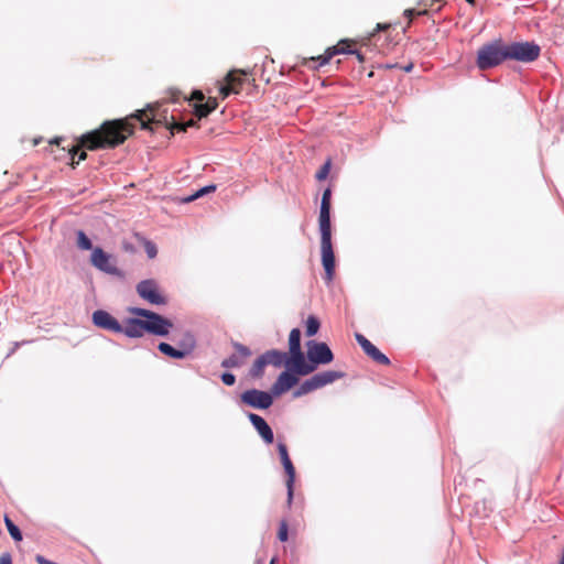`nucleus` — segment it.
Here are the masks:
<instances>
[{"instance_id":"nucleus-1","label":"nucleus","mask_w":564,"mask_h":564,"mask_svg":"<svg viewBox=\"0 0 564 564\" xmlns=\"http://www.w3.org/2000/svg\"><path fill=\"white\" fill-rule=\"evenodd\" d=\"M133 132L134 124L130 121L129 117L102 122L98 129L80 135L78 143L68 149V154L72 158V167L87 159V153L82 149L89 151L115 149L131 137Z\"/></svg>"},{"instance_id":"nucleus-2","label":"nucleus","mask_w":564,"mask_h":564,"mask_svg":"<svg viewBox=\"0 0 564 564\" xmlns=\"http://www.w3.org/2000/svg\"><path fill=\"white\" fill-rule=\"evenodd\" d=\"M128 312L132 315L145 318V321L140 318H128L123 322V324H121L120 333L130 338H140L145 333L158 336H165L173 327V324L170 319L150 310L129 307Z\"/></svg>"},{"instance_id":"nucleus-3","label":"nucleus","mask_w":564,"mask_h":564,"mask_svg":"<svg viewBox=\"0 0 564 564\" xmlns=\"http://www.w3.org/2000/svg\"><path fill=\"white\" fill-rule=\"evenodd\" d=\"M130 121L137 119L141 123V128L144 130L153 131V124H164L172 134L175 132H185L187 128L195 127L199 128L197 120L189 119L186 122H176L172 117V122L166 120V117L161 118L159 115V107L156 105H148L145 109L137 110L135 113L129 116Z\"/></svg>"},{"instance_id":"nucleus-4","label":"nucleus","mask_w":564,"mask_h":564,"mask_svg":"<svg viewBox=\"0 0 564 564\" xmlns=\"http://www.w3.org/2000/svg\"><path fill=\"white\" fill-rule=\"evenodd\" d=\"M507 61L506 44L502 40H495L479 47L476 65L480 70L494 68Z\"/></svg>"},{"instance_id":"nucleus-5","label":"nucleus","mask_w":564,"mask_h":564,"mask_svg":"<svg viewBox=\"0 0 564 564\" xmlns=\"http://www.w3.org/2000/svg\"><path fill=\"white\" fill-rule=\"evenodd\" d=\"M540 46L533 42H513L506 44L507 59L531 63L539 58Z\"/></svg>"},{"instance_id":"nucleus-6","label":"nucleus","mask_w":564,"mask_h":564,"mask_svg":"<svg viewBox=\"0 0 564 564\" xmlns=\"http://www.w3.org/2000/svg\"><path fill=\"white\" fill-rule=\"evenodd\" d=\"M344 372L327 370L319 373L314 375L310 379L305 380L296 391H294V397L299 398L304 394H307L314 390L321 389L334 381L341 379L344 377Z\"/></svg>"},{"instance_id":"nucleus-7","label":"nucleus","mask_w":564,"mask_h":564,"mask_svg":"<svg viewBox=\"0 0 564 564\" xmlns=\"http://www.w3.org/2000/svg\"><path fill=\"white\" fill-rule=\"evenodd\" d=\"M322 263L325 270V280L332 282L335 274V254L332 246V229H319Z\"/></svg>"},{"instance_id":"nucleus-8","label":"nucleus","mask_w":564,"mask_h":564,"mask_svg":"<svg viewBox=\"0 0 564 564\" xmlns=\"http://www.w3.org/2000/svg\"><path fill=\"white\" fill-rule=\"evenodd\" d=\"M138 295L152 305H165L167 303L166 296L161 292L158 283L154 280H143L137 284Z\"/></svg>"},{"instance_id":"nucleus-9","label":"nucleus","mask_w":564,"mask_h":564,"mask_svg":"<svg viewBox=\"0 0 564 564\" xmlns=\"http://www.w3.org/2000/svg\"><path fill=\"white\" fill-rule=\"evenodd\" d=\"M251 72L246 69H232L225 77V84L220 86L219 93L223 98L228 97L230 94H239L246 77Z\"/></svg>"},{"instance_id":"nucleus-10","label":"nucleus","mask_w":564,"mask_h":564,"mask_svg":"<svg viewBox=\"0 0 564 564\" xmlns=\"http://www.w3.org/2000/svg\"><path fill=\"white\" fill-rule=\"evenodd\" d=\"M307 358L315 366L330 364L334 355L327 344L310 340L307 343Z\"/></svg>"},{"instance_id":"nucleus-11","label":"nucleus","mask_w":564,"mask_h":564,"mask_svg":"<svg viewBox=\"0 0 564 564\" xmlns=\"http://www.w3.org/2000/svg\"><path fill=\"white\" fill-rule=\"evenodd\" d=\"M352 42L349 40H341L336 45L328 47L324 54L316 57L305 58L303 65H307L310 62H317V66H313L314 69L326 65L337 54H351L355 51L350 50Z\"/></svg>"},{"instance_id":"nucleus-12","label":"nucleus","mask_w":564,"mask_h":564,"mask_svg":"<svg viewBox=\"0 0 564 564\" xmlns=\"http://www.w3.org/2000/svg\"><path fill=\"white\" fill-rule=\"evenodd\" d=\"M90 262L91 264L97 268L98 270L113 274L119 275L120 271L116 265L115 258L111 254L106 253L101 248L96 247L90 256Z\"/></svg>"},{"instance_id":"nucleus-13","label":"nucleus","mask_w":564,"mask_h":564,"mask_svg":"<svg viewBox=\"0 0 564 564\" xmlns=\"http://www.w3.org/2000/svg\"><path fill=\"white\" fill-rule=\"evenodd\" d=\"M241 402L254 409H268L272 405V394L265 391L250 389L241 393Z\"/></svg>"},{"instance_id":"nucleus-14","label":"nucleus","mask_w":564,"mask_h":564,"mask_svg":"<svg viewBox=\"0 0 564 564\" xmlns=\"http://www.w3.org/2000/svg\"><path fill=\"white\" fill-rule=\"evenodd\" d=\"M278 452L281 458V463L284 467V470L288 475L286 479V488H288V501L291 503L293 498V484L295 480V467L292 464V460L288 453V447L284 443L278 444Z\"/></svg>"},{"instance_id":"nucleus-15","label":"nucleus","mask_w":564,"mask_h":564,"mask_svg":"<svg viewBox=\"0 0 564 564\" xmlns=\"http://www.w3.org/2000/svg\"><path fill=\"white\" fill-rule=\"evenodd\" d=\"M291 357H286V366L296 375L306 376L315 371V366L308 360H305L302 350L290 351Z\"/></svg>"},{"instance_id":"nucleus-16","label":"nucleus","mask_w":564,"mask_h":564,"mask_svg":"<svg viewBox=\"0 0 564 564\" xmlns=\"http://www.w3.org/2000/svg\"><path fill=\"white\" fill-rule=\"evenodd\" d=\"M356 340L361 346L364 352L371 358L375 362L379 365H389V358L382 354L370 340H368L364 335L356 334Z\"/></svg>"},{"instance_id":"nucleus-17","label":"nucleus","mask_w":564,"mask_h":564,"mask_svg":"<svg viewBox=\"0 0 564 564\" xmlns=\"http://www.w3.org/2000/svg\"><path fill=\"white\" fill-rule=\"evenodd\" d=\"M232 347L235 348L236 354L229 356L228 358L221 361V367L224 368L241 367L245 364L246 359H248L251 356V350L240 343H232Z\"/></svg>"},{"instance_id":"nucleus-18","label":"nucleus","mask_w":564,"mask_h":564,"mask_svg":"<svg viewBox=\"0 0 564 564\" xmlns=\"http://www.w3.org/2000/svg\"><path fill=\"white\" fill-rule=\"evenodd\" d=\"M94 324L102 329L110 330L113 333L121 332V324L108 312L98 310L93 313Z\"/></svg>"},{"instance_id":"nucleus-19","label":"nucleus","mask_w":564,"mask_h":564,"mask_svg":"<svg viewBox=\"0 0 564 564\" xmlns=\"http://www.w3.org/2000/svg\"><path fill=\"white\" fill-rule=\"evenodd\" d=\"M297 381L299 380L296 376L290 373L289 371H283L273 383L271 392L273 395H281L294 387Z\"/></svg>"},{"instance_id":"nucleus-20","label":"nucleus","mask_w":564,"mask_h":564,"mask_svg":"<svg viewBox=\"0 0 564 564\" xmlns=\"http://www.w3.org/2000/svg\"><path fill=\"white\" fill-rule=\"evenodd\" d=\"M330 188H326L322 196L321 210L318 217L319 229H332L330 226Z\"/></svg>"},{"instance_id":"nucleus-21","label":"nucleus","mask_w":564,"mask_h":564,"mask_svg":"<svg viewBox=\"0 0 564 564\" xmlns=\"http://www.w3.org/2000/svg\"><path fill=\"white\" fill-rule=\"evenodd\" d=\"M248 417L252 425L254 426V429L257 430V432L259 433V435L262 437V440L267 444H272L274 441V435L265 420L262 416L254 413H249Z\"/></svg>"},{"instance_id":"nucleus-22","label":"nucleus","mask_w":564,"mask_h":564,"mask_svg":"<svg viewBox=\"0 0 564 564\" xmlns=\"http://www.w3.org/2000/svg\"><path fill=\"white\" fill-rule=\"evenodd\" d=\"M286 352L276 349L268 350L263 354L267 364L274 367H281L283 364L286 365Z\"/></svg>"},{"instance_id":"nucleus-23","label":"nucleus","mask_w":564,"mask_h":564,"mask_svg":"<svg viewBox=\"0 0 564 564\" xmlns=\"http://www.w3.org/2000/svg\"><path fill=\"white\" fill-rule=\"evenodd\" d=\"M178 348L188 356L196 347L195 337L186 332L183 334L182 339L177 343Z\"/></svg>"},{"instance_id":"nucleus-24","label":"nucleus","mask_w":564,"mask_h":564,"mask_svg":"<svg viewBox=\"0 0 564 564\" xmlns=\"http://www.w3.org/2000/svg\"><path fill=\"white\" fill-rule=\"evenodd\" d=\"M158 348L162 354L171 358L183 359L186 357L185 354L180 348H174L167 343H160Z\"/></svg>"},{"instance_id":"nucleus-25","label":"nucleus","mask_w":564,"mask_h":564,"mask_svg":"<svg viewBox=\"0 0 564 564\" xmlns=\"http://www.w3.org/2000/svg\"><path fill=\"white\" fill-rule=\"evenodd\" d=\"M268 366L263 355H261L259 358H257L250 368V376L252 378H261L264 373V368Z\"/></svg>"},{"instance_id":"nucleus-26","label":"nucleus","mask_w":564,"mask_h":564,"mask_svg":"<svg viewBox=\"0 0 564 564\" xmlns=\"http://www.w3.org/2000/svg\"><path fill=\"white\" fill-rule=\"evenodd\" d=\"M289 349L290 351H297L301 349V332L299 328H293L289 336Z\"/></svg>"},{"instance_id":"nucleus-27","label":"nucleus","mask_w":564,"mask_h":564,"mask_svg":"<svg viewBox=\"0 0 564 564\" xmlns=\"http://www.w3.org/2000/svg\"><path fill=\"white\" fill-rule=\"evenodd\" d=\"M321 327L318 318L314 315H310L306 319V335L314 336Z\"/></svg>"},{"instance_id":"nucleus-28","label":"nucleus","mask_w":564,"mask_h":564,"mask_svg":"<svg viewBox=\"0 0 564 564\" xmlns=\"http://www.w3.org/2000/svg\"><path fill=\"white\" fill-rule=\"evenodd\" d=\"M4 523H6V527L10 533L11 538L14 541H21L22 533H21L20 529L13 523V521L8 516H4Z\"/></svg>"},{"instance_id":"nucleus-29","label":"nucleus","mask_w":564,"mask_h":564,"mask_svg":"<svg viewBox=\"0 0 564 564\" xmlns=\"http://www.w3.org/2000/svg\"><path fill=\"white\" fill-rule=\"evenodd\" d=\"M209 113H212V111L205 102H197L194 105V115L197 119L206 118Z\"/></svg>"},{"instance_id":"nucleus-30","label":"nucleus","mask_w":564,"mask_h":564,"mask_svg":"<svg viewBox=\"0 0 564 564\" xmlns=\"http://www.w3.org/2000/svg\"><path fill=\"white\" fill-rule=\"evenodd\" d=\"M216 191V185H208V186H205L200 189H198L196 193H194L193 195L188 196L187 198L184 199V202H193L199 197H202L203 195L207 194V193H212V192H215Z\"/></svg>"},{"instance_id":"nucleus-31","label":"nucleus","mask_w":564,"mask_h":564,"mask_svg":"<svg viewBox=\"0 0 564 564\" xmlns=\"http://www.w3.org/2000/svg\"><path fill=\"white\" fill-rule=\"evenodd\" d=\"M77 246L83 250H90L93 248L90 239L84 231H78L77 234Z\"/></svg>"},{"instance_id":"nucleus-32","label":"nucleus","mask_w":564,"mask_h":564,"mask_svg":"<svg viewBox=\"0 0 564 564\" xmlns=\"http://www.w3.org/2000/svg\"><path fill=\"white\" fill-rule=\"evenodd\" d=\"M329 171H330V160H327L322 166L321 169L317 171L316 173V178L318 181H323L325 178H327L328 174H329Z\"/></svg>"},{"instance_id":"nucleus-33","label":"nucleus","mask_w":564,"mask_h":564,"mask_svg":"<svg viewBox=\"0 0 564 564\" xmlns=\"http://www.w3.org/2000/svg\"><path fill=\"white\" fill-rule=\"evenodd\" d=\"M288 538H289V528H288L286 521L283 520L280 522V525H279L278 539L281 542H285V541H288Z\"/></svg>"},{"instance_id":"nucleus-34","label":"nucleus","mask_w":564,"mask_h":564,"mask_svg":"<svg viewBox=\"0 0 564 564\" xmlns=\"http://www.w3.org/2000/svg\"><path fill=\"white\" fill-rule=\"evenodd\" d=\"M144 249H145V252H147V254H148V257H149L150 259H153V258H155V257H156V254H158V249H156V246H155L153 242H151V241H145V242H144Z\"/></svg>"},{"instance_id":"nucleus-35","label":"nucleus","mask_w":564,"mask_h":564,"mask_svg":"<svg viewBox=\"0 0 564 564\" xmlns=\"http://www.w3.org/2000/svg\"><path fill=\"white\" fill-rule=\"evenodd\" d=\"M221 381L226 384V386H232L235 384L236 382V377L230 373V372H225L223 373L221 376Z\"/></svg>"},{"instance_id":"nucleus-36","label":"nucleus","mask_w":564,"mask_h":564,"mask_svg":"<svg viewBox=\"0 0 564 564\" xmlns=\"http://www.w3.org/2000/svg\"><path fill=\"white\" fill-rule=\"evenodd\" d=\"M426 13V10H423V11H415L414 9H406L404 11V15L409 19V22H411L412 18L417 14V15H421V14H425Z\"/></svg>"},{"instance_id":"nucleus-37","label":"nucleus","mask_w":564,"mask_h":564,"mask_svg":"<svg viewBox=\"0 0 564 564\" xmlns=\"http://www.w3.org/2000/svg\"><path fill=\"white\" fill-rule=\"evenodd\" d=\"M206 106L209 107L210 111L213 112L214 110L217 109L218 107V101H217V98L215 97H208V99L206 100Z\"/></svg>"},{"instance_id":"nucleus-38","label":"nucleus","mask_w":564,"mask_h":564,"mask_svg":"<svg viewBox=\"0 0 564 564\" xmlns=\"http://www.w3.org/2000/svg\"><path fill=\"white\" fill-rule=\"evenodd\" d=\"M204 99H205V96L200 90H194L189 98V100H196L199 102H202Z\"/></svg>"},{"instance_id":"nucleus-39","label":"nucleus","mask_w":564,"mask_h":564,"mask_svg":"<svg viewBox=\"0 0 564 564\" xmlns=\"http://www.w3.org/2000/svg\"><path fill=\"white\" fill-rule=\"evenodd\" d=\"M0 564H12V558L9 553H4L0 556Z\"/></svg>"},{"instance_id":"nucleus-40","label":"nucleus","mask_w":564,"mask_h":564,"mask_svg":"<svg viewBox=\"0 0 564 564\" xmlns=\"http://www.w3.org/2000/svg\"><path fill=\"white\" fill-rule=\"evenodd\" d=\"M390 28V24L388 23H378L376 30L377 31H386Z\"/></svg>"},{"instance_id":"nucleus-41","label":"nucleus","mask_w":564,"mask_h":564,"mask_svg":"<svg viewBox=\"0 0 564 564\" xmlns=\"http://www.w3.org/2000/svg\"><path fill=\"white\" fill-rule=\"evenodd\" d=\"M354 54H356V56L360 63H362L365 61V57L360 52L355 51Z\"/></svg>"},{"instance_id":"nucleus-42","label":"nucleus","mask_w":564,"mask_h":564,"mask_svg":"<svg viewBox=\"0 0 564 564\" xmlns=\"http://www.w3.org/2000/svg\"><path fill=\"white\" fill-rule=\"evenodd\" d=\"M62 141H63L62 138H55L53 141H51V144L59 145Z\"/></svg>"},{"instance_id":"nucleus-43","label":"nucleus","mask_w":564,"mask_h":564,"mask_svg":"<svg viewBox=\"0 0 564 564\" xmlns=\"http://www.w3.org/2000/svg\"><path fill=\"white\" fill-rule=\"evenodd\" d=\"M444 2V0H431L429 7H433L435 3Z\"/></svg>"},{"instance_id":"nucleus-44","label":"nucleus","mask_w":564,"mask_h":564,"mask_svg":"<svg viewBox=\"0 0 564 564\" xmlns=\"http://www.w3.org/2000/svg\"><path fill=\"white\" fill-rule=\"evenodd\" d=\"M412 67H413L412 64H410L409 66L404 67V70L410 72L412 69Z\"/></svg>"},{"instance_id":"nucleus-45","label":"nucleus","mask_w":564,"mask_h":564,"mask_svg":"<svg viewBox=\"0 0 564 564\" xmlns=\"http://www.w3.org/2000/svg\"><path fill=\"white\" fill-rule=\"evenodd\" d=\"M469 4H475L476 0H466Z\"/></svg>"},{"instance_id":"nucleus-46","label":"nucleus","mask_w":564,"mask_h":564,"mask_svg":"<svg viewBox=\"0 0 564 564\" xmlns=\"http://www.w3.org/2000/svg\"><path fill=\"white\" fill-rule=\"evenodd\" d=\"M270 564H274V558L270 562Z\"/></svg>"}]
</instances>
